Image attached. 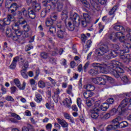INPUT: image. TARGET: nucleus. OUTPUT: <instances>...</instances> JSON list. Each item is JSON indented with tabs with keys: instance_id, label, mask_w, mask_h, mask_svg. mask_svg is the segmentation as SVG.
<instances>
[{
	"instance_id": "f257e3e1",
	"label": "nucleus",
	"mask_w": 131,
	"mask_h": 131,
	"mask_svg": "<svg viewBox=\"0 0 131 131\" xmlns=\"http://www.w3.org/2000/svg\"><path fill=\"white\" fill-rule=\"evenodd\" d=\"M119 66V62L116 61L111 62L105 61L101 64L99 63H93L92 64L93 67H99L101 73H111L116 78L120 76L121 73H123L124 71Z\"/></svg>"
},
{
	"instance_id": "f03ea898",
	"label": "nucleus",
	"mask_w": 131,
	"mask_h": 131,
	"mask_svg": "<svg viewBox=\"0 0 131 131\" xmlns=\"http://www.w3.org/2000/svg\"><path fill=\"white\" fill-rule=\"evenodd\" d=\"M70 18L72 20L73 24L75 26H79V24H81L83 27H86L88 23L91 21V16L88 14L84 13L83 17L79 16L77 13L71 11L70 12Z\"/></svg>"
},
{
	"instance_id": "7ed1b4c3",
	"label": "nucleus",
	"mask_w": 131,
	"mask_h": 131,
	"mask_svg": "<svg viewBox=\"0 0 131 131\" xmlns=\"http://www.w3.org/2000/svg\"><path fill=\"white\" fill-rule=\"evenodd\" d=\"M29 62H32V59L29 57L28 58H20L19 61V65L23 66L21 67L22 70L21 71V74L24 78H28V76L26 74V70L29 67Z\"/></svg>"
},
{
	"instance_id": "20e7f679",
	"label": "nucleus",
	"mask_w": 131,
	"mask_h": 131,
	"mask_svg": "<svg viewBox=\"0 0 131 131\" xmlns=\"http://www.w3.org/2000/svg\"><path fill=\"white\" fill-rule=\"evenodd\" d=\"M101 101L97 100L94 103V105L93 106L92 110H91V117L93 119H97L98 118L99 116H100V114L99 112L101 111Z\"/></svg>"
},
{
	"instance_id": "39448f33",
	"label": "nucleus",
	"mask_w": 131,
	"mask_h": 131,
	"mask_svg": "<svg viewBox=\"0 0 131 131\" xmlns=\"http://www.w3.org/2000/svg\"><path fill=\"white\" fill-rule=\"evenodd\" d=\"M129 48L131 49L130 43H127V46L125 45V47H124L123 50H121L120 52V58L122 59L123 62L124 63H129L130 60L129 59V55H123L124 53H128L129 52Z\"/></svg>"
},
{
	"instance_id": "423d86ee",
	"label": "nucleus",
	"mask_w": 131,
	"mask_h": 131,
	"mask_svg": "<svg viewBox=\"0 0 131 131\" xmlns=\"http://www.w3.org/2000/svg\"><path fill=\"white\" fill-rule=\"evenodd\" d=\"M57 27L58 28L57 32V37L61 39L66 38V37L68 36V35H67V33L66 32L65 27H64L61 23H58Z\"/></svg>"
},
{
	"instance_id": "0eeeda50",
	"label": "nucleus",
	"mask_w": 131,
	"mask_h": 131,
	"mask_svg": "<svg viewBox=\"0 0 131 131\" xmlns=\"http://www.w3.org/2000/svg\"><path fill=\"white\" fill-rule=\"evenodd\" d=\"M51 3L52 4V6L51 5H48L46 8L41 11V16L42 18H45V17L47 16V13L50 12V10H54V9H56V4H57V0H52Z\"/></svg>"
},
{
	"instance_id": "6e6552de",
	"label": "nucleus",
	"mask_w": 131,
	"mask_h": 131,
	"mask_svg": "<svg viewBox=\"0 0 131 131\" xmlns=\"http://www.w3.org/2000/svg\"><path fill=\"white\" fill-rule=\"evenodd\" d=\"M108 52H109L108 46L103 45L96 50L95 54L98 55V56H103V55H105Z\"/></svg>"
},
{
	"instance_id": "1a4fd4ad",
	"label": "nucleus",
	"mask_w": 131,
	"mask_h": 131,
	"mask_svg": "<svg viewBox=\"0 0 131 131\" xmlns=\"http://www.w3.org/2000/svg\"><path fill=\"white\" fill-rule=\"evenodd\" d=\"M118 119H115L112 120V124L110 125H108L106 128V131L113 130L118 128Z\"/></svg>"
},
{
	"instance_id": "9d476101",
	"label": "nucleus",
	"mask_w": 131,
	"mask_h": 131,
	"mask_svg": "<svg viewBox=\"0 0 131 131\" xmlns=\"http://www.w3.org/2000/svg\"><path fill=\"white\" fill-rule=\"evenodd\" d=\"M10 24H11V21L8 17L5 18L3 20H0L1 31H2V32L5 31V26H7V25H10Z\"/></svg>"
},
{
	"instance_id": "9b49d317",
	"label": "nucleus",
	"mask_w": 131,
	"mask_h": 131,
	"mask_svg": "<svg viewBox=\"0 0 131 131\" xmlns=\"http://www.w3.org/2000/svg\"><path fill=\"white\" fill-rule=\"evenodd\" d=\"M123 32H118L117 33H113L111 35H110L109 38L113 42H115L116 41L117 39H119L122 35H123V33H122Z\"/></svg>"
},
{
	"instance_id": "f8f14e48",
	"label": "nucleus",
	"mask_w": 131,
	"mask_h": 131,
	"mask_svg": "<svg viewBox=\"0 0 131 131\" xmlns=\"http://www.w3.org/2000/svg\"><path fill=\"white\" fill-rule=\"evenodd\" d=\"M13 82L15 83V85H16V86L18 87L20 91H23V90H25V87L26 86V82H25V81H24L23 82L22 86H21V82L18 78L14 79L13 80Z\"/></svg>"
},
{
	"instance_id": "ddd939ff",
	"label": "nucleus",
	"mask_w": 131,
	"mask_h": 131,
	"mask_svg": "<svg viewBox=\"0 0 131 131\" xmlns=\"http://www.w3.org/2000/svg\"><path fill=\"white\" fill-rule=\"evenodd\" d=\"M112 78L107 75H103L102 77H100L99 84L101 85H105V84H106V82H107V80H112Z\"/></svg>"
},
{
	"instance_id": "4468645a",
	"label": "nucleus",
	"mask_w": 131,
	"mask_h": 131,
	"mask_svg": "<svg viewBox=\"0 0 131 131\" xmlns=\"http://www.w3.org/2000/svg\"><path fill=\"white\" fill-rule=\"evenodd\" d=\"M129 101L128 99H124L121 102V104L119 105V106L118 107V110L119 111H124V110H123V108H125V107H126L127 105V103Z\"/></svg>"
},
{
	"instance_id": "2eb2a0df",
	"label": "nucleus",
	"mask_w": 131,
	"mask_h": 131,
	"mask_svg": "<svg viewBox=\"0 0 131 131\" xmlns=\"http://www.w3.org/2000/svg\"><path fill=\"white\" fill-rule=\"evenodd\" d=\"M117 56V52L115 51H113L108 53V54H106L104 56V59L105 60H110L111 58H115Z\"/></svg>"
},
{
	"instance_id": "dca6fc26",
	"label": "nucleus",
	"mask_w": 131,
	"mask_h": 131,
	"mask_svg": "<svg viewBox=\"0 0 131 131\" xmlns=\"http://www.w3.org/2000/svg\"><path fill=\"white\" fill-rule=\"evenodd\" d=\"M130 38H128L127 40H125V37L124 36L122 35L118 39L119 40V41H120V42H122V43H123L124 45H123V50L122 51H123V49L125 47V46H127V43H129L127 42V41H128L129 42H130V41L128 39H130Z\"/></svg>"
},
{
	"instance_id": "f3484780",
	"label": "nucleus",
	"mask_w": 131,
	"mask_h": 131,
	"mask_svg": "<svg viewBox=\"0 0 131 131\" xmlns=\"http://www.w3.org/2000/svg\"><path fill=\"white\" fill-rule=\"evenodd\" d=\"M41 9L40 4L39 3H37L35 1H33L32 3V8L31 10L34 11L35 12H39Z\"/></svg>"
},
{
	"instance_id": "a211bd4d",
	"label": "nucleus",
	"mask_w": 131,
	"mask_h": 131,
	"mask_svg": "<svg viewBox=\"0 0 131 131\" xmlns=\"http://www.w3.org/2000/svg\"><path fill=\"white\" fill-rule=\"evenodd\" d=\"M13 40H18L19 39V37L22 35V31H21L19 29L14 31Z\"/></svg>"
},
{
	"instance_id": "6ab92c4d",
	"label": "nucleus",
	"mask_w": 131,
	"mask_h": 131,
	"mask_svg": "<svg viewBox=\"0 0 131 131\" xmlns=\"http://www.w3.org/2000/svg\"><path fill=\"white\" fill-rule=\"evenodd\" d=\"M19 59H20V57H19V56H16L13 58L12 62L11 63V65L9 67L10 69L13 70L16 68V67L17 66V62L19 61Z\"/></svg>"
},
{
	"instance_id": "aec40b11",
	"label": "nucleus",
	"mask_w": 131,
	"mask_h": 131,
	"mask_svg": "<svg viewBox=\"0 0 131 131\" xmlns=\"http://www.w3.org/2000/svg\"><path fill=\"white\" fill-rule=\"evenodd\" d=\"M40 57L42 58V59H48L49 60L50 62H51V63L54 61V58H52L50 57V54L46 53V52H42L40 54Z\"/></svg>"
},
{
	"instance_id": "412c9836",
	"label": "nucleus",
	"mask_w": 131,
	"mask_h": 131,
	"mask_svg": "<svg viewBox=\"0 0 131 131\" xmlns=\"http://www.w3.org/2000/svg\"><path fill=\"white\" fill-rule=\"evenodd\" d=\"M116 119H118V127H120V128H123V127H126L127 125H128V123L126 121H123L121 122H119V119L121 120V118H116Z\"/></svg>"
},
{
	"instance_id": "4be33fe9",
	"label": "nucleus",
	"mask_w": 131,
	"mask_h": 131,
	"mask_svg": "<svg viewBox=\"0 0 131 131\" xmlns=\"http://www.w3.org/2000/svg\"><path fill=\"white\" fill-rule=\"evenodd\" d=\"M57 120L58 123L60 124V125H61L62 127H64V128L68 127V123H67V122H66V121H65L63 119L61 120L60 118H57Z\"/></svg>"
},
{
	"instance_id": "5701e85b",
	"label": "nucleus",
	"mask_w": 131,
	"mask_h": 131,
	"mask_svg": "<svg viewBox=\"0 0 131 131\" xmlns=\"http://www.w3.org/2000/svg\"><path fill=\"white\" fill-rule=\"evenodd\" d=\"M63 103L66 106V107H67L68 108H71V104H72V101L71 100V98H66L63 100Z\"/></svg>"
},
{
	"instance_id": "b1692460",
	"label": "nucleus",
	"mask_w": 131,
	"mask_h": 131,
	"mask_svg": "<svg viewBox=\"0 0 131 131\" xmlns=\"http://www.w3.org/2000/svg\"><path fill=\"white\" fill-rule=\"evenodd\" d=\"M6 35L8 37H11L13 39V36H14V31L10 28H8L6 31Z\"/></svg>"
},
{
	"instance_id": "393cba45",
	"label": "nucleus",
	"mask_w": 131,
	"mask_h": 131,
	"mask_svg": "<svg viewBox=\"0 0 131 131\" xmlns=\"http://www.w3.org/2000/svg\"><path fill=\"white\" fill-rule=\"evenodd\" d=\"M28 11V16H29V18L32 19H35V17H36V16H35V13L34 12V11H33L32 9H31V7L29 8Z\"/></svg>"
},
{
	"instance_id": "a878e982",
	"label": "nucleus",
	"mask_w": 131,
	"mask_h": 131,
	"mask_svg": "<svg viewBox=\"0 0 131 131\" xmlns=\"http://www.w3.org/2000/svg\"><path fill=\"white\" fill-rule=\"evenodd\" d=\"M22 15L24 17H27L28 16V10H26L25 8H23L21 11H18V17H22Z\"/></svg>"
},
{
	"instance_id": "bb28decb",
	"label": "nucleus",
	"mask_w": 131,
	"mask_h": 131,
	"mask_svg": "<svg viewBox=\"0 0 131 131\" xmlns=\"http://www.w3.org/2000/svg\"><path fill=\"white\" fill-rule=\"evenodd\" d=\"M73 91V87L72 86V85L70 84L68 85L67 89L66 90L67 94H68V95H70V96H72V97H74L73 92H72Z\"/></svg>"
},
{
	"instance_id": "cd10ccee",
	"label": "nucleus",
	"mask_w": 131,
	"mask_h": 131,
	"mask_svg": "<svg viewBox=\"0 0 131 131\" xmlns=\"http://www.w3.org/2000/svg\"><path fill=\"white\" fill-rule=\"evenodd\" d=\"M88 73L92 76H96L99 74V71L95 69H91L89 71Z\"/></svg>"
},
{
	"instance_id": "c85d7f7f",
	"label": "nucleus",
	"mask_w": 131,
	"mask_h": 131,
	"mask_svg": "<svg viewBox=\"0 0 131 131\" xmlns=\"http://www.w3.org/2000/svg\"><path fill=\"white\" fill-rule=\"evenodd\" d=\"M61 19L63 20V21H65L68 18V11L66 10H64L62 11V12L61 13Z\"/></svg>"
},
{
	"instance_id": "c756f323",
	"label": "nucleus",
	"mask_w": 131,
	"mask_h": 131,
	"mask_svg": "<svg viewBox=\"0 0 131 131\" xmlns=\"http://www.w3.org/2000/svg\"><path fill=\"white\" fill-rule=\"evenodd\" d=\"M18 20L17 22L19 23V25H22V26H23L27 24V21L23 18V16H18Z\"/></svg>"
},
{
	"instance_id": "7c9ffc66",
	"label": "nucleus",
	"mask_w": 131,
	"mask_h": 131,
	"mask_svg": "<svg viewBox=\"0 0 131 131\" xmlns=\"http://www.w3.org/2000/svg\"><path fill=\"white\" fill-rule=\"evenodd\" d=\"M114 29H115V30H116L117 31H121V32L125 31V29H124V28H123V27L119 26L118 25H115V26H114Z\"/></svg>"
},
{
	"instance_id": "2f4dec72",
	"label": "nucleus",
	"mask_w": 131,
	"mask_h": 131,
	"mask_svg": "<svg viewBox=\"0 0 131 131\" xmlns=\"http://www.w3.org/2000/svg\"><path fill=\"white\" fill-rule=\"evenodd\" d=\"M35 101L37 103H40V102H41V101H42V97L41 96V95H40V94H39L37 93H36Z\"/></svg>"
},
{
	"instance_id": "473e14b6",
	"label": "nucleus",
	"mask_w": 131,
	"mask_h": 131,
	"mask_svg": "<svg viewBox=\"0 0 131 131\" xmlns=\"http://www.w3.org/2000/svg\"><path fill=\"white\" fill-rule=\"evenodd\" d=\"M84 98L85 99H89V98H91L92 96H93V93L91 91H85L83 93Z\"/></svg>"
},
{
	"instance_id": "72a5a7b5",
	"label": "nucleus",
	"mask_w": 131,
	"mask_h": 131,
	"mask_svg": "<svg viewBox=\"0 0 131 131\" xmlns=\"http://www.w3.org/2000/svg\"><path fill=\"white\" fill-rule=\"evenodd\" d=\"M109 108V105L107 103H103L100 106V108L102 111H107V109Z\"/></svg>"
},
{
	"instance_id": "f704fd0d",
	"label": "nucleus",
	"mask_w": 131,
	"mask_h": 131,
	"mask_svg": "<svg viewBox=\"0 0 131 131\" xmlns=\"http://www.w3.org/2000/svg\"><path fill=\"white\" fill-rule=\"evenodd\" d=\"M125 34L126 37H128L129 38H130V39H129L128 40H129L131 42V30L128 28H127Z\"/></svg>"
},
{
	"instance_id": "c9c22d12",
	"label": "nucleus",
	"mask_w": 131,
	"mask_h": 131,
	"mask_svg": "<svg viewBox=\"0 0 131 131\" xmlns=\"http://www.w3.org/2000/svg\"><path fill=\"white\" fill-rule=\"evenodd\" d=\"M85 89L87 90V91L93 92L95 91V86L91 84H87L85 86Z\"/></svg>"
},
{
	"instance_id": "e433bc0d",
	"label": "nucleus",
	"mask_w": 131,
	"mask_h": 131,
	"mask_svg": "<svg viewBox=\"0 0 131 131\" xmlns=\"http://www.w3.org/2000/svg\"><path fill=\"white\" fill-rule=\"evenodd\" d=\"M19 23L16 22L12 25V30L15 31L16 30H18L20 29V27H19Z\"/></svg>"
},
{
	"instance_id": "4c0bfd02",
	"label": "nucleus",
	"mask_w": 131,
	"mask_h": 131,
	"mask_svg": "<svg viewBox=\"0 0 131 131\" xmlns=\"http://www.w3.org/2000/svg\"><path fill=\"white\" fill-rule=\"evenodd\" d=\"M63 50L62 49H59V50L56 49L55 50V52H53L52 54V56H56V55L59 54V55H62V54L63 53Z\"/></svg>"
},
{
	"instance_id": "58836bf2",
	"label": "nucleus",
	"mask_w": 131,
	"mask_h": 131,
	"mask_svg": "<svg viewBox=\"0 0 131 131\" xmlns=\"http://www.w3.org/2000/svg\"><path fill=\"white\" fill-rule=\"evenodd\" d=\"M74 25H72V23H71V22H69L67 26L68 29L70 30V31H73V30H74Z\"/></svg>"
},
{
	"instance_id": "ea45409f",
	"label": "nucleus",
	"mask_w": 131,
	"mask_h": 131,
	"mask_svg": "<svg viewBox=\"0 0 131 131\" xmlns=\"http://www.w3.org/2000/svg\"><path fill=\"white\" fill-rule=\"evenodd\" d=\"M111 116V115H110V113H106L103 116H100V118L102 120H107V119H109V118H110Z\"/></svg>"
},
{
	"instance_id": "a19ab883",
	"label": "nucleus",
	"mask_w": 131,
	"mask_h": 131,
	"mask_svg": "<svg viewBox=\"0 0 131 131\" xmlns=\"http://www.w3.org/2000/svg\"><path fill=\"white\" fill-rule=\"evenodd\" d=\"M57 10L59 12H61L63 10V3L62 2L58 1L57 2Z\"/></svg>"
},
{
	"instance_id": "79ce46f5",
	"label": "nucleus",
	"mask_w": 131,
	"mask_h": 131,
	"mask_svg": "<svg viewBox=\"0 0 131 131\" xmlns=\"http://www.w3.org/2000/svg\"><path fill=\"white\" fill-rule=\"evenodd\" d=\"M57 3H58V0H57ZM42 5L44 6V7H47V6L48 7L49 5H50L51 6H52L53 4H52V0H48L47 3V1H43Z\"/></svg>"
},
{
	"instance_id": "37998d69",
	"label": "nucleus",
	"mask_w": 131,
	"mask_h": 131,
	"mask_svg": "<svg viewBox=\"0 0 131 131\" xmlns=\"http://www.w3.org/2000/svg\"><path fill=\"white\" fill-rule=\"evenodd\" d=\"M117 10V6H114L108 12V14L111 16L114 15V13Z\"/></svg>"
},
{
	"instance_id": "c03bdc74",
	"label": "nucleus",
	"mask_w": 131,
	"mask_h": 131,
	"mask_svg": "<svg viewBox=\"0 0 131 131\" xmlns=\"http://www.w3.org/2000/svg\"><path fill=\"white\" fill-rule=\"evenodd\" d=\"M23 28L26 32H28L30 31V27L29 26V25L28 24H26V25H24L23 26Z\"/></svg>"
},
{
	"instance_id": "a18cd8bd",
	"label": "nucleus",
	"mask_w": 131,
	"mask_h": 131,
	"mask_svg": "<svg viewBox=\"0 0 131 131\" xmlns=\"http://www.w3.org/2000/svg\"><path fill=\"white\" fill-rule=\"evenodd\" d=\"M90 4H91V6L93 9L97 10V8L98 7V5H97V3L95 2L94 0H90Z\"/></svg>"
},
{
	"instance_id": "49530a36",
	"label": "nucleus",
	"mask_w": 131,
	"mask_h": 131,
	"mask_svg": "<svg viewBox=\"0 0 131 131\" xmlns=\"http://www.w3.org/2000/svg\"><path fill=\"white\" fill-rule=\"evenodd\" d=\"M38 85L39 88H40V89H43V88H46V83L43 81L40 80L38 81Z\"/></svg>"
},
{
	"instance_id": "de8ad7c7",
	"label": "nucleus",
	"mask_w": 131,
	"mask_h": 131,
	"mask_svg": "<svg viewBox=\"0 0 131 131\" xmlns=\"http://www.w3.org/2000/svg\"><path fill=\"white\" fill-rule=\"evenodd\" d=\"M100 77L92 78V80L94 83H95L96 84H99L100 83Z\"/></svg>"
},
{
	"instance_id": "09e8293b",
	"label": "nucleus",
	"mask_w": 131,
	"mask_h": 131,
	"mask_svg": "<svg viewBox=\"0 0 131 131\" xmlns=\"http://www.w3.org/2000/svg\"><path fill=\"white\" fill-rule=\"evenodd\" d=\"M5 100L7 101H9V102H15V99L13 98V97L11 96H7L5 97Z\"/></svg>"
},
{
	"instance_id": "8fccbe9b",
	"label": "nucleus",
	"mask_w": 131,
	"mask_h": 131,
	"mask_svg": "<svg viewBox=\"0 0 131 131\" xmlns=\"http://www.w3.org/2000/svg\"><path fill=\"white\" fill-rule=\"evenodd\" d=\"M121 79L124 83H127V82H128V79L125 75L122 76L121 78Z\"/></svg>"
},
{
	"instance_id": "3c124183",
	"label": "nucleus",
	"mask_w": 131,
	"mask_h": 131,
	"mask_svg": "<svg viewBox=\"0 0 131 131\" xmlns=\"http://www.w3.org/2000/svg\"><path fill=\"white\" fill-rule=\"evenodd\" d=\"M105 27V26L102 25L101 23H99V33H102V31H103V30H104V28Z\"/></svg>"
},
{
	"instance_id": "603ef678",
	"label": "nucleus",
	"mask_w": 131,
	"mask_h": 131,
	"mask_svg": "<svg viewBox=\"0 0 131 131\" xmlns=\"http://www.w3.org/2000/svg\"><path fill=\"white\" fill-rule=\"evenodd\" d=\"M48 79L49 80H50V81H51L52 84H53V85H56V84H57V81H55V79L52 78V77H48Z\"/></svg>"
},
{
	"instance_id": "864d4df0",
	"label": "nucleus",
	"mask_w": 131,
	"mask_h": 131,
	"mask_svg": "<svg viewBox=\"0 0 131 131\" xmlns=\"http://www.w3.org/2000/svg\"><path fill=\"white\" fill-rule=\"evenodd\" d=\"M90 63L91 62L90 61H88L85 63V64L83 67V69H84V72H86V71L88 70V68H89V66H90Z\"/></svg>"
},
{
	"instance_id": "5fc2aeb1",
	"label": "nucleus",
	"mask_w": 131,
	"mask_h": 131,
	"mask_svg": "<svg viewBox=\"0 0 131 131\" xmlns=\"http://www.w3.org/2000/svg\"><path fill=\"white\" fill-rule=\"evenodd\" d=\"M81 39L83 42H85V40L88 39V37L84 34H82L81 35Z\"/></svg>"
},
{
	"instance_id": "6e6d98bb",
	"label": "nucleus",
	"mask_w": 131,
	"mask_h": 131,
	"mask_svg": "<svg viewBox=\"0 0 131 131\" xmlns=\"http://www.w3.org/2000/svg\"><path fill=\"white\" fill-rule=\"evenodd\" d=\"M34 115H35V116H37L38 118H39V117H42V116H43V114H42V113H39V112L37 111L35 112Z\"/></svg>"
},
{
	"instance_id": "4d7b16f0",
	"label": "nucleus",
	"mask_w": 131,
	"mask_h": 131,
	"mask_svg": "<svg viewBox=\"0 0 131 131\" xmlns=\"http://www.w3.org/2000/svg\"><path fill=\"white\" fill-rule=\"evenodd\" d=\"M11 116L12 117H15V118H16L18 120H21V117H20V116L15 114V113H12Z\"/></svg>"
},
{
	"instance_id": "13d9d810",
	"label": "nucleus",
	"mask_w": 131,
	"mask_h": 131,
	"mask_svg": "<svg viewBox=\"0 0 131 131\" xmlns=\"http://www.w3.org/2000/svg\"><path fill=\"white\" fill-rule=\"evenodd\" d=\"M10 9H13L15 10H17L18 9V5H17L16 3H13L11 4Z\"/></svg>"
},
{
	"instance_id": "bf43d9fd",
	"label": "nucleus",
	"mask_w": 131,
	"mask_h": 131,
	"mask_svg": "<svg viewBox=\"0 0 131 131\" xmlns=\"http://www.w3.org/2000/svg\"><path fill=\"white\" fill-rule=\"evenodd\" d=\"M77 104L79 108H81V99L80 98L77 99Z\"/></svg>"
},
{
	"instance_id": "052dcab7",
	"label": "nucleus",
	"mask_w": 131,
	"mask_h": 131,
	"mask_svg": "<svg viewBox=\"0 0 131 131\" xmlns=\"http://www.w3.org/2000/svg\"><path fill=\"white\" fill-rule=\"evenodd\" d=\"M7 18L10 20V22L15 21V17H14V15L9 14L7 16Z\"/></svg>"
},
{
	"instance_id": "680f3d73",
	"label": "nucleus",
	"mask_w": 131,
	"mask_h": 131,
	"mask_svg": "<svg viewBox=\"0 0 131 131\" xmlns=\"http://www.w3.org/2000/svg\"><path fill=\"white\" fill-rule=\"evenodd\" d=\"M107 104L109 105H111V104H113L114 103V99L113 98H108L107 100Z\"/></svg>"
},
{
	"instance_id": "e2e57ef3",
	"label": "nucleus",
	"mask_w": 131,
	"mask_h": 131,
	"mask_svg": "<svg viewBox=\"0 0 131 131\" xmlns=\"http://www.w3.org/2000/svg\"><path fill=\"white\" fill-rule=\"evenodd\" d=\"M4 50L5 51H11V48H8V43L7 42H4Z\"/></svg>"
},
{
	"instance_id": "0e129e2a",
	"label": "nucleus",
	"mask_w": 131,
	"mask_h": 131,
	"mask_svg": "<svg viewBox=\"0 0 131 131\" xmlns=\"http://www.w3.org/2000/svg\"><path fill=\"white\" fill-rule=\"evenodd\" d=\"M63 116L64 118H66V119H70V118L71 117V115H69V114L67 113H63Z\"/></svg>"
},
{
	"instance_id": "69168bd1",
	"label": "nucleus",
	"mask_w": 131,
	"mask_h": 131,
	"mask_svg": "<svg viewBox=\"0 0 131 131\" xmlns=\"http://www.w3.org/2000/svg\"><path fill=\"white\" fill-rule=\"evenodd\" d=\"M12 4H11V2L10 1H6L5 7L7 8V9H10L11 8Z\"/></svg>"
},
{
	"instance_id": "338daca9",
	"label": "nucleus",
	"mask_w": 131,
	"mask_h": 131,
	"mask_svg": "<svg viewBox=\"0 0 131 131\" xmlns=\"http://www.w3.org/2000/svg\"><path fill=\"white\" fill-rule=\"evenodd\" d=\"M31 49H33V46L31 45H28L27 47L25 48V51L26 52H28V51H30Z\"/></svg>"
},
{
	"instance_id": "774afa93",
	"label": "nucleus",
	"mask_w": 131,
	"mask_h": 131,
	"mask_svg": "<svg viewBox=\"0 0 131 131\" xmlns=\"http://www.w3.org/2000/svg\"><path fill=\"white\" fill-rule=\"evenodd\" d=\"M116 112H117V110L116 108H113L112 110L110 111V115H114L116 114Z\"/></svg>"
}]
</instances>
